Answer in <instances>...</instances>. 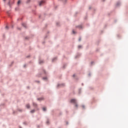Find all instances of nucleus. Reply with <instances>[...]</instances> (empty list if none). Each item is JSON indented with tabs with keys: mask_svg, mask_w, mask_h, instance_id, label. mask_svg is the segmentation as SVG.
<instances>
[{
	"mask_svg": "<svg viewBox=\"0 0 128 128\" xmlns=\"http://www.w3.org/2000/svg\"><path fill=\"white\" fill-rule=\"evenodd\" d=\"M34 112H35V110H31L30 112L33 114Z\"/></svg>",
	"mask_w": 128,
	"mask_h": 128,
	"instance_id": "nucleus-6",
	"label": "nucleus"
},
{
	"mask_svg": "<svg viewBox=\"0 0 128 128\" xmlns=\"http://www.w3.org/2000/svg\"><path fill=\"white\" fill-rule=\"evenodd\" d=\"M62 86V84H58V86Z\"/></svg>",
	"mask_w": 128,
	"mask_h": 128,
	"instance_id": "nucleus-14",
	"label": "nucleus"
},
{
	"mask_svg": "<svg viewBox=\"0 0 128 128\" xmlns=\"http://www.w3.org/2000/svg\"><path fill=\"white\" fill-rule=\"evenodd\" d=\"M72 33H73L74 34H76V32H75L74 30H72Z\"/></svg>",
	"mask_w": 128,
	"mask_h": 128,
	"instance_id": "nucleus-11",
	"label": "nucleus"
},
{
	"mask_svg": "<svg viewBox=\"0 0 128 128\" xmlns=\"http://www.w3.org/2000/svg\"><path fill=\"white\" fill-rule=\"evenodd\" d=\"M38 100H40V98H38Z\"/></svg>",
	"mask_w": 128,
	"mask_h": 128,
	"instance_id": "nucleus-19",
	"label": "nucleus"
},
{
	"mask_svg": "<svg viewBox=\"0 0 128 128\" xmlns=\"http://www.w3.org/2000/svg\"><path fill=\"white\" fill-rule=\"evenodd\" d=\"M44 80H46V78H43Z\"/></svg>",
	"mask_w": 128,
	"mask_h": 128,
	"instance_id": "nucleus-12",
	"label": "nucleus"
},
{
	"mask_svg": "<svg viewBox=\"0 0 128 128\" xmlns=\"http://www.w3.org/2000/svg\"><path fill=\"white\" fill-rule=\"evenodd\" d=\"M82 108H84V106H82Z\"/></svg>",
	"mask_w": 128,
	"mask_h": 128,
	"instance_id": "nucleus-16",
	"label": "nucleus"
},
{
	"mask_svg": "<svg viewBox=\"0 0 128 128\" xmlns=\"http://www.w3.org/2000/svg\"><path fill=\"white\" fill-rule=\"evenodd\" d=\"M4 2L6 0H4Z\"/></svg>",
	"mask_w": 128,
	"mask_h": 128,
	"instance_id": "nucleus-20",
	"label": "nucleus"
},
{
	"mask_svg": "<svg viewBox=\"0 0 128 128\" xmlns=\"http://www.w3.org/2000/svg\"><path fill=\"white\" fill-rule=\"evenodd\" d=\"M81 39L80 38H79V41H80Z\"/></svg>",
	"mask_w": 128,
	"mask_h": 128,
	"instance_id": "nucleus-15",
	"label": "nucleus"
},
{
	"mask_svg": "<svg viewBox=\"0 0 128 128\" xmlns=\"http://www.w3.org/2000/svg\"><path fill=\"white\" fill-rule=\"evenodd\" d=\"M82 48V46H78V48Z\"/></svg>",
	"mask_w": 128,
	"mask_h": 128,
	"instance_id": "nucleus-9",
	"label": "nucleus"
},
{
	"mask_svg": "<svg viewBox=\"0 0 128 128\" xmlns=\"http://www.w3.org/2000/svg\"><path fill=\"white\" fill-rule=\"evenodd\" d=\"M6 28L8 29V26H6Z\"/></svg>",
	"mask_w": 128,
	"mask_h": 128,
	"instance_id": "nucleus-13",
	"label": "nucleus"
},
{
	"mask_svg": "<svg viewBox=\"0 0 128 128\" xmlns=\"http://www.w3.org/2000/svg\"><path fill=\"white\" fill-rule=\"evenodd\" d=\"M33 106H36V104L33 103Z\"/></svg>",
	"mask_w": 128,
	"mask_h": 128,
	"instance_id": "nucleus-8",
	"label": "nucleus"
},
{
	"mask_svg": "<svg viewBox=\"0 0 128 128\" xmlns=\"http://www.w3.org/2000/svg\"><path fill=\"white\" fill-rule=\"evenodd\" d=\"M22 26H23L24 27H26V24L25 23L22 24Z\"/></svg>",
	"mask_w": 128,
	"mask_h": 128,
	"instance_id": "nucleus-4",
	"label": "nucleus"
},
{
	"mask_svg": "<svg viewBox=\"0 0 128 128\" xmlns=\"http://www.w3.org/2000/svg\"><path fill=\"white\" fill-rule=\"evenodd\" d=\"M45 2H46L45 1L42 0V1L40 2H39V6H42L44 4Z\"/></svg>",
	"mask_w": 128,
	"mask_h": 128,
	"instance_id": "nucleus-2",
	"label": "nucleus"
},
{
	"mask_svg": "<svg viewBox=\"0 0 128 128\" xmlns=\"http://www.w3.org/2000/svg\"><path fill=\"white\" fill-rule=\"evenodd\" d=\"M47 124H48V122H47Z\"/></svg>",
	"mask_w": 128,
	"mask_h": 128,
	"instance_id": "nucleus-18",
	"label": "nucleus"
},
{
	"mask_svg": "<svg viewBox=\"0 0 128 128\" xmlns=\"http://www.w3.org/2000/svg\"><path fill=\"white\" fill-rule=\"evenodd\" d=\"M26 108H27L28 109H29V108H30V104H27L26 105Z\"/></svg>",
	"mask_w": 128,
	"mask_h": 128,
	"instance_id": "nucleus-3",
	"label": "nucleus"
},
{
	"mask_svg": "<svg viewBox=\"0 0 128 128\" xmlns=\"http://www.w3.org/2000/svg\"><path fill=\"white\" fill-rule=\"evenodd\" d=\"M42 62H43V61H40V62H39V64H42Z\"/></svg>",
	"mask_w": 128,
	"mask_h": 128,
	"instance_id": "nucleus-10",
	"label": "nucleus"
},
{
	"mask_svg": "<svg viewBox=\"0 0 128 128\" xmlns=\"http://www.w3.org/2000/svg\"><path fill=\"white\" fill-rule=\"evenodd\" d=\"M21 2L20 0L18 1V4H20Z\"/></svg>",
	"mask_w": 128,
	"mask_h": 128,
	"instance_id": "nucleus-7",
	"label": "nucleus"
},
{
	"mask_svg": "<svg viewBox=\"0 0 128 128\" xmlns=\"http://www.w3.org/2000/svg\"><path fill=\"white\" fill-rule=\"evenodd\" d=\"M46 108H45V107L43 108V111L46 112Z\"/></svg>",
	"mask_w": 128,
	"mask_h": 128,
	"instance_id": "nucleus-5",
	"label": "nucleus"
},
{
	"mask_svg": "<svg viewBox=\"0 0 128 128\" xmlns=\"http://www.w3.org/2000/svg\"><path fill=\"white\" fill-rule=\"evenodd\" d=\"M73 76H75V75H73Z\"/></svg>",
	"mask_w": 128,
	"mask_h": 128,
	"instance_id": "nucleus-17",
	"label": "nucleus"
},
{
	"mask_svg": "<svg viewBox=\"0 0 128 128\" xmlns=\"http://www.w3.org/2000/svg\"><path fill=\"white\" fill-rule=\"evenodd\" d=\"M70 103L74 104V105H75V107L76 108H78V104L76 103V100H75V99H72L70 100Z\"/></svg>",
	"mask_w": 128,
	"mask_h": 128,
	"instance_id": "nucleus-1",
	"label": "nucleus"
}]
</instances>
